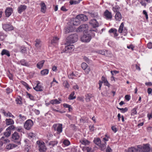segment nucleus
Segmentation results:
<instances>
[{
  "label": "nucleus",
  "instance_id": "nucleus-12",
  "mask_svg": "<svg viewBox=\"0 0 152 152\" xmlns=\"http://www.w3.org/2000/svg\"><path fill=\"white\" fill-rule=\"evenodd\" d=\"M104 15L107 19H111L112 17L111 12L107 10H106L104 12Z\"/></svg>",
  "mask_w": 152,
  "mask_h": 152
},
{
  "label": "nucleus",
  "instance_id": "nucleus-8",
  "mask_svg": "<svg viewBox=\"0 0 152 152\" xmlns=\"http://www.w3.org/2000/svg\"><path fill=\"white\" fill-rule=\"evenodd\" d=\"M149 145L148 144H147L144 145L142 148L140 147V152H148L150 150V148Z\"/></svg>",
  "mask_w": 152,
  "mask_h": 152
},
{
  "label": "nucleus",
  "instance_id": "nucleus-30",
  "mask_svg": "<svg viewBox=\"0 0 152 152\" xmlns=\"http://www.w3.org/2000/svg\"><path fill=\"white\" fill-rule=\"evenodd\" d=\"M40 6L41 11L43 12H45L46 9V7L45 3L43 2H42L41 3Z\"/></svg>",
  "mask_w": 152,
  "mask_h": 152
},
{
  "label": "nucleus",
  "instance_id": "nucleus-3",
  "mask_svg": "<svg viewBox=\"0 0 152 152\" xmlns=\"http://www.w3.org/2000/svg\"><path fill=\"white\" fill-rule=\"evenodd\" d=\"M62 124H54L53 127L55 131H56L58 134H60L62 131Z\"/></svg>",
  "mask_w": 152,
  "mask_h": 152
},
{
  "label": "nucleus",
  "instance_id": "nucleus-23",
  "mask_svg": "<svg viewBox=\"0 0 152 152\" xmlns=\"http://www.w3.org/2000/svg\"><path fill=\"white\" fill-rule=\"evenodd\" d=\"M12 137L14 140H17L19 139L20 136L17 132H15L12 134Z\"/></svg>",
  "mask_w": 152,
  "mask_h": 152
},
{
  "label": "nucleus",
  "instance_id": "nucleus-57",
  "mask_svg": "<svg viewBox=\"0 0 152 152\" xmlns=\"http://www.w3.org/2000/svg\"><path fill=\"white\" fill-rule=\"evenodd\" d=\"M6 91L7 93L8 94L10 93L12 91V89H11L9 88H6Z\"/></svg>",
  "mask_w": 152,
  "mask_h": 152
},
{
  "label": "nucleus",
  "instance_id": "nucleus-13",
  "mask_svg": "<svg viewBox=\"0 0 152 152\" xmlns=\"http://www.w3.org/2000/svg\"><path fill=\"white\" fill-rule=\"evenodd\" d=\"M137 148H136L134 147H132L129 148L128 149V152H140V146L138 145Z\"/></svg>",
  "mask_w": 152,
  "mask_h": 152
},
{
  "label": "nucleus",
  "instance_id": "nucleus-35",
  "mask_svg": "<svg viewBox=\"0 0 152 152\" xmlns=\"http://www.w3.org/2000/svg\"><path fill=\"white\" fill-rule=\"evenodd\" d=\"M120 7L118 6H115L113 7V10L114 12H119Z\"/></svg>",
  "mask_w": 152,
  "mask_h": 152
},
{
  "label": "nucleus",
  "instance_id": "nucleus-51",
  "mask_svg": "<svg viewBox=\"0 0 152 152\" xmlns=\"http://www.w3.org/2000/svg\"><path fill=\"white\" fill-rule=\"evenodd\" d=\"M15 129V130L18 132H22L23 130V129L20 126L17 127Z\"/></svg>",
  "mask_w": 152,
  "mask_h": 152
},
{
  "label": "nucleus",
  "instance_id": "nucleus-37",
  "mask_svg": "<svg viewBox=\"0 0 152 152\" xmlns=\"http://www.w3.org/2000/svg\"><path fill=\"white\" fill-rule=\"evenodd\" d=\"M49 72V70L48 69H45L42 70L41 72V74L43 75H47Z\"/></svg>",
  "mask_w": 152,
  "mask_h": 152
},
{
  "label": "nucleus",
  "instance_id": "nucleus-39",
  "mask_svg": "<svg viewBox=\"0 0 152 152\" xmlns=\"http://www.w3.org/2000/svg\"><path fill=\"white\" fill-rule=\"evenodd\" d=\"M22 99L19 96L18 97H17L16 99V101L17 102V103L19 104H22V101H21Z\"/></svg>",
  "mask_w": 152,
  "mask_h": 152
},
{
  "label": "nucleus",
  "instance_id": "nucleus-6",
  "mask_svg": "<svg viewBox=\"0 0 152 152\" xmlns=\"http://www.w3.org/2000/svg\"><path fill=\"white\" fill-rule=\"evenodd\" d=\"M74 47L73 45H68L66 46L65 48V50L62 51L61 53H70L72 50H74Z\"/></svg>",
  "mask_w": 152,
  "mask_h": 152
},
{
  "label": "nucleus",
  "instance_id": "nucleus-63",
  "mask_svg": "<svg viewBox=\"0 0 152 152\" xmlns=\"http://www.w3.org/2000/svg\"><path fill=\"white\" fill-rule=\"evenodd\" d=\"M22 84L26 87L27 88H28L29 87L28 85L25 82L22 81Z\"/></svg>",
  "mask_w": 152,
  "mask_h": 152
},
{
  "label": "nucleus",
  "instance_id": "nucleus-4",
  "mask_svg": "<svg viewBox=\"0 0 152 152\" xmlns=\"http://www.w3.org/2000/svg\"><path fill=\"white\" fill-rule=\"evenodd\" d=\"M37 143L38 145L39 150L40 151L44 152L46 151L47 148L44 142L37 141Z\"/></svg>",
  "mask_w": 152,
  "mask_h": 152
},
{
  "label": "nucleus",
  "instance_id": "nucleus-42",
  "mask_svg": "<svg viewBox=\"0 0 152 152\" xmlns=\"http://www.w3.org/2000/svg\"><path fill=\"white\" fill-rule=\"evenodd\" d=\"M137 113V109L136 108H133L131 110V114L132 115H134L136 114Z\"/></svg>",
  "mask_w": 152,
  "mask_h": 152
},
{
  "label": "nucleus",
  "instance_id": "nucleus-53",
  "mask_svg": "<svg viewBox=\"0 0 152 152\" xmlns=\"http://www.w3.org/2000/svg\"><path fill=\"white\" fill-rule=\"evenodd\" d=\"M119 110L122 113H124L127 111L128 109L127 107H125L124 108H122L121 109H119Z\"/></svg>",
  "mask_w": 152,
  "mask_h": 152
},
{
  "label": "nucleus",
  "instance_id": "nucleus-15",
  "mask_svg": "<svg viewBox=\"0 0 152 152\" xmlns=\"http://www.w3.org/2000/svg\"><path fill=\"white\" fill-rule=\"evenodd\" d=\"M98 53L102 55H104L106 56H110L111 54L108 51L104 50H100L98 51Z\"/></svg>",
  "mask_w": 152,
  "mask_h": 152
},
{
  "label": "nucleus",
  "instance_id": "nucleus-43",
  "mask_svg": "<svg viewBox=\"0 0 152 152\" xmlns=\"http://www.w3.org/2000/svg\"><path fill=\"white\" fill-rule=\"evenodd\" d=\"M91 16L92 18H97L98 17V15L97 13H90Z\"/></svg>",
  "mask_w": 152,
  "mask_h": 152
},
{
  "label": "nucleus",
  "instance_id": "nucleus-28",
  "mask_svg": "<svg viewBox=\"0 0 152 152\" xmlns=\"http://www.w3.org/2000/svg\"><path fill=\"white\" fill-rule=\"evenodd\" d=\"M1 54L2 56L5 55L8 57H9L10 56V54L9 51L5 49H3L2 50Z\"/></svg>",
  "mask_w": 152,
  "mask_h": 152
},
{
  "label": "nucleus",
  "instance_id": "nucleus-10",
  "mask_svg": "<svg viewBox=\"0 0 152 152\" xmlns=\"http://www.w3.org/2000/svg\"><path fill=\"white\" fill-rule=\"evenodd\" d=\"M77 20L79 21H86L88 20V18L86 16L80 14L77 15L76 17Z\"/></svg>",
  "mask_w": 152,
  "mask_h": 152
},
{
  "label": "nucleus",
  "instance_id": "nucleus-55",
  "mask_svg": "<svg viewBox=\"0 0 152 152\" xmlns=\"http://www.w3.org/2000/svg\"><path fill=\"white\" fill-rule=\"evenodd\" d=\"M15 127L13 125H11L7 129L6 131H11V130L13 129H14Z\"/></svg>",
  "mask_w": 152,
  "mask_h": 152
},
{
  "label": "nucleus",
  "instance_id": "nucleus-59",
  "mask_svg": "<svg viewBox=\"0 0 152 152\" xmlns=\"http://www.w3.org/2000/svg\"><path fill=\"white\" fill-rule=\"evenodd\" d=\"M147 47L150 49L152 48V43L149 42L147 45Z\"/></svg>",
  "mask_w": 152,
  "mask_h": 152
},
{
  "label": "nucleus",
  "instance_id": "nucleus-62",
  "mask_svg": "<svg viewBox=\"0 0 152 152\" xmlns=\"http://www.w3.org/2000/svg\"><path fill=\"white\" fill-rule=\"evenodd\" d=\"M28 137L32 138L35 137V134L32 133H30L28 134Z\"/></svg>",
  "mask_w": 152,
  "mask_h": 152
},
{
  "label": "nucleus",
  "instance_id": "nucleus-19",
  "mask_svg": "<svg viewBox=\"0 0 152 152\" xmlns=\"http://www.w3.org/2000/svg\"><path fill=\"white\" fill-rule=\"evenodd\" d=\"M35 46L37 49H39L41 46V42L39 39H37L35 41Z\"/></svg>",
  "mask_w": 152,
  "mask_h": 152
},
{
  "label": "nucleus",
  "instance_id": "nucleus-50",
  "mask_svg": "<svg viewBox=\"0 0 152 152\" xmlns=\"http://www.w3.org/2000/svg\"><path fill=\"white\" fill-rule=\"evenodd\" d=\"M1 140L5 142H9V140L7 138V137H2L1 138Z\"/></svg>",
  "mask_w": 152,
  "mask_h": 152
},
{
  "label": "nucleus",
  "instance_id": "nucleus-26",
  "mask_svg": "<svg viewBox=\"0 0 152 152\" xmlns=\"http://www.w3.org/2000/svg\"><path fill=\"white\" fill-rule=\"evenodd\" d=\"M61 100H58L57 99H54L51 100L50 101V103L53 104H60L61 102Z\"/></svg>",
  "mask_w": 152,
  "mask_h": 152
},
{
  "label": "nucleus",
  "instance_id": "nucleus-5",
  "mask_svg": "<svg viewBox=\"0 0 152 152\" xmlns=\"http://www.w3.org/2000/svg\"><path fill=\"white\" fill-rule=\"evenodd\" d=\"M91 38V36L90 34H84L81 38V41L84 42H89Z\"/></svg>",
  "mask_w": 152,
  "mask_h": 152
},
{
  "label": "nucleus",
  "instance_id": "nucleus-46",
  "mask_svg": "<svg viewBox=\"0 0 152 152\" xmlns=\"http://www.w3.org/2000/svg\"><path fill=\"white\" fill-rule=\"evenodd\" d=\"M63 143L66 146H68L70 144V142L67 140H64L63 142Z\"/></svg>",
  "mask_w": 152,
  "mask_h": 152
},
{
  "label": "nucleus",
  "instance_id": "nucleus-14",
  "mask_svg": "<svg viewBox=\"0 0 152 152\" xmlns=\"http://www.w3.org/2000/svg\"><path fill=\"white\" fill-rule=\"evenodd\" d=\"M93 28H95L99 26V23L95 19L91 20L90 23Z\"/></svg>",
  "mask_w": 152,
  "mask_h": 152
},
{
  "label": "nucleus",
  "instance_id": "nucleus-25",
  "mask_svg": "<svg viewBox=\"0 0 152 152\" xmlns=\"http://www.w3.org/2000/svg\"><path fill=\"white\" fill-rule=\"evenodd\" d=\"M17 145L14 144H9L7 145L6 147V149L9 150L16 147Z\"/></svg>",
  "mask_w": 152,
  "mask_h": 152
},
{
  "label": "nucleus",
  "instance_id": "nucleus-41",
  "mask_svg": "<svg viewBox=\"0 0 152 152\" xmlns=\"http://www.w3.org/2000/svg\"><path fill=\"white\" fill-rule=\"evenodd\" d=\"M80 121L81 122L84 123L88 122V119L86 117H83L80 119Z\"/></svg>",
  "mask_w": 152,
  "mask_h": 152
},
{
  "label": "nucleus",
  "instance_id": "nucleus-24",
  "mask_svg": "<svg viewBox=\"0 0 152 152\" xmlns=\"http://www.w3.org/2000/svg\"><path fill=\"white\" fill-rule=\"evenodd\" d=\"M6 124L7 125H12L14 124V121L11 119H6L5 120Z\"/></svg>",
  "mask_w": 152,
  "mask_h": 152
},
{
  "label": "nucleus",
  "instance_id": "nucleus-58",
  "mask_svg": "<svg viewBox=\"0 0 152 152\" xmlns=\"http://www.w3.org/2000/svg\"><path fill=\"white\" fill-rule=\"evenodd\" d=\"M19 116L20 118L23 120H25L26 119V117L24 115H22L21 114H20Z\"/></svg>",
  "mask_w": 152,
  "mask_h": 152
},
{
  "label": "nucleus",
  "instance_id": "nucleus-52",
  "mask_svg": "<svg viewBox=\"0 0 152 152\" xmlns=\"http://www.w3.org/2000/svg\"><path fill=\"white\" fill-rule=\"evenodd\" d=\"M92 95L90 94H88L87 95V96L86 98V100L87 101H89L90 99L91 98Z\"/></svg>",
  "mask_w": 152,
  "mask_h": 152
},
{
  "label": "nucleus",
  "instance_id": "nucleus-38",
  "mask_svg": "<svg viewBox=\"0 0 152 152\" xmlns=\"http://www.w3.org/2000/svg\"><path fill=\"white\" fill-rule=\"evenodd\" d=\"M63 85L65 88H68L69 87V85L67 81L65 80L63 83Z\"/></svg>",
  "mask_w": 152,
  "mask_h": 152
},
{
  "label": "nucleus",
  "instance_id": "nucleus-45",
  "mask_svg": "<svg viewBox=\"0 0 152 152\" xmlns=\"http://www.w3.org/2000/svg\"><path fill=\"white\" fill-rule=\"evenodd\" d=\"M80 24V21L78 20H77L76 18L74 20L73 23V25L74 26H77L78 24Z\"/></svg>",
  "mask_w": 152,
  "mask_h": 152
},
{
  "label": "nucleus",
  "instance_id": "nucleus-60",
  "mask_svg": "<svg viewBox=\"0 0 152 152\" xmlns=\"http://www.w3.org/2000/svg\"><path fill=\"white\" fill-rule=\"evenodd\" d=\"M146 1H140V3L141 5L145 7L146 5V3L145 2Z\"/></svg>",
  "mask_w": 152,
  "mask_h": 152
},
{
  "label": "nucleus",
  "instance_id": "nucleus-2",
  "mask_svg": "<svg viewBox=\"0 0 152 152\" xmlns=\"http://www.w3.org/2000/svg\"><path fill=\"white\" fill-rule=\"evenodd\" d=\"M33 125V123L32 120L28 119L25 122L24 126L26 129L29 130L31 129Z\"/></svg>",
  "mask_w": 152,
  "mask_h": 152
},
{
  "label": "nucleus",
  "instance_id": "nucleus-48",
  "mask_svg": "<svg viewBox=\"0 0 152 152\" xmlns=\"http://www.w3.org/2000/svg\"><path fill=\"white\" fill-rule=\"evenodd\" d=\"M20 52L22 53H25L26 52V48L24 46H21L20 48Z\"/></svg>",
  "mask_w": 152,
  "mask_h": 152
},
{
  "label": "nucleus",
  "instance_id": "nucleus-1",
  "mask_svg": "<svg viewBox=\"0 0 152 152\" xmlns=\"http://www.w3.org/2000/svg\"><path fill=\"white\" fill-rule=\"evenodd\" d=\"M78 38V35L76 34L70 35L67 38V42L70 43H74L77 41Z\"/></svg>",
  "mask_w": 152,
  "mask_h": 152
},
{
  "label": "nucleus",
  "instance_id": "nucleus-31",
  "mask_svg": "<svg viewBox=\"0 0 152 152\" xmlns=\"http://www.w3.org/2000/svg\"><path fill=\"white\" fill-rule=\"evenodd\" d=\"M82 150L83 151H86L87 152H91V148L89 147L84 146L82 147Z\"/></svg>",
  "mask_w": 152,
  "mask_h": 152
},
{
  "label": "nucleus",
  "instance_id": "nucleus-44",
  "mask_svg": "<svg viewBox=\"0 0 152 152\" xmlns=\"http://www.w3.org/2000/svg\"><path fill=\"white\" fill-rule=\"evenodd\" d=\"M81 67L84 70H86L87 68L88 65L87 64L85 63H83L81 64Z\"/></svg>",
  "mask_w": 152,
  "mask_h": 152
},
{
  "label": "nucleus",
  "instance_id": "nucleus-56",
  "mask_svg": "<svg viewBox=\"0 0 152 152\" xmlns=\"http://www.w3.org/2000/svg\"><path fill=\"white\" fill-rule=\"evenodd\" d=\"M109 138V137L108 136H107L106 135H105V137L103 138V141L104 142V143H105V142H106V141H107L108 140V138Z\"/></svg>",
  "mask_w": 152,
  "mask_h": 152
},
{
  "label": "nucleus",
  "instance_id": "nucleus-61",
  "mask_svg": "<svg viewBox=\"0 0 152 152\" xmlns=\"http://www.w3.org/2000/svg\"><path fill=\"white\" fill-rule=\"evenodd\" d=\"M134 46L132 45H130L127 46V48H128L129 49H131L132 50H134Z\"/></svg>",
  "mask_w": 152,
  "mask_h": 152
},
{
  "label": "nucleus",
  "instance_id": "nucleus-11",
  "mask_svg": "<svg viewBox=\"0 0 152 152\" xmlns=\"http://www.w3.org/2000/svg\"><path fill=\"white\" fill-rule=\"evenodd\" d=\"M2 27L6 31H11L14 29L13 27L11 25L7 24L3 25Z\"/></svg>",
  "mask_w": 152,
  "mask_h": 152
},
{
  "label": "nucleus",
  "instance_id": "nucleus-27",
  "mask_svg": "<svg viewBox=\"0 0 152 152\" xmlns=\"http://www.w3.org/2000/svg\"><path fill=\"white\" fill-rule=\"evenodd\" d=\"M80 142L83 145H88L90 143V142L86 139H84L80 140Z\"/></svg>",
  "mask_w": 152,
  "mask_h": 152
},
{
  "label": "nucleus",
  "instance_id": "nucleus-9",
  "mask_svg": "<svg viewBox=\"0 0 152 152\" xmlns=\"http://www.w3.org/2000/svg\"><path fill=\"white\" fill-rule=\"evenodd\" d=\"M124 23L122 22L121 23L119 28L118 29V32L121 33L123 32L125 34L124 35H125L126 34L127 32V30L126 28H124Z\"/></svg>",
  "mask_w": 152,
  "mask_h": 152
},
{
  "label": "nucleus",
  "instance_id": "nucleus-64",
  "mask_svg": "<svg viewBox=\"0 0 152 152\" xmlns=\"http://www.w3.org/2000/svg\"><path fill=\"white\" fill-rule=\"evenodd\" d=\"M112 150L111 148L109 146H108L107 147L106 152H112Z\"/></svg>",
  "mask_w": 152,
  "mask_h": 152
},
{
  "label": "nucleus",
  "instance_id": "nucleus-33",
  "mask_svg": "<svg viewBox=\"0 0 152 152\" xmlns=\"http://www.w3.org/2000/svg\"><path fill=\"white\" fill-rule=\"evenodd\" d=\"M94 142L98 146L99 145H100L101 143V140L99 138L95 139L94 140Z\"/></svg>",
  "mask_w": 152,
  "mask_h": 152
},
{
  "label": "nucleus",
  "instance_id": "nucleus-54",
  "mask_svg": "<svg viewBox=\"0 0 152 152\" xmlns=\"http://www.w3.org/2000/svg\"><path fill=\"white\" fill-rule=\"evenodd\" d=\"M27 96L31 100H34V96L31 94H30L27 93Z\"/></svg>",
  "mask_w": 152,
  "mask_h": 152
},
{
  "label": "nucleus",
  "instance_id": "nucleus-20",
  "mask_svg": "<svg viewBox=\"0 0 152 152\" xmlns=\"http://www.w3.org/2000/svg\"><path fill=\"white\" fill-rule=\"evenodd\" d=\"M40 83H38L37 86L34 87V89L37 91H42V88L40 85Z\"/></svg>",
  "mask_w": 152,
  "mask_h": 152
},
{
  "label": "nucleus",
  "instance_id": "nucleus-7",
  "mask_svg": "<svg viewBox=\"0 0 152 152\" xmlns=\"http://www.w3.org/2000/svg\"><path fill=\"white\" fill-rule=\"evenodd\" d=\"M88 28V25L86 24H84L80 26L77 29V32L85 31L87 30Z\"/></svg>",
  "mask_w": 152,
  "mask_h": 152
},
{
  "label": "nucleus",
  "instance_id": "nucleus-22",
  "mask_svg": "<svg viewBox=\"0 0 152 152\" xmlns=\"http://www.w3.org/2000/svg\"><path fill=\"white\" fill-rule=\"evenodd\" d=\"M45 62V61L43 60L39 62L37 64V67L39 69H41L43 66Z\"/></svg>",
  "mask_w": 152,
  "mask_h": 152
},
{
  "label": "nucleus",
  "instance_id": "nucleus-36",
  "mask_svg": "<svg viewBox=\"0 0 152 152\" xmlns=\"http://www.w3.org/2000/svg\"><path fill=\"white\" fill-rule=\"evenodd\" d=\"M59 38L57 37H55L53 38V39L51 41L52 44H56L58 42Z\"/></svg>",
  "mask_w": 152,
  "mask_h": 152
},
{
  "label": "nucleus",
  "instance_id": "nucleus-40",
  "mask_svg": "<svg viewBox=\"0 0 152 152\" xmlns=\"http://www.w3.org/2000/svg\"><path fill=\"white\" fill-rule=\"evenodd\" d=\"M106 143V142H105V143H101V144L99 145L101 148L102 150H103L105 149Z\"/></svg>",
  "mask_w": 152,
  "mask_h": 152
},
{
  "label": "nucleus",
  "instance_id": "nucleus-49",
  "mask_svg": "<svg viewBox=\"0 0 152 152\" xmlns=\"http://www.w3.org/2000/svg\"><path fill=\"white\" fill-rule=\"evenodd\" d=\"M75 75L74 73L72 72L71 73H70L68 75V77L69 79H73L75 76Z\"/></svg>",
  "mask_w": 152,
  "mask_h": 152
},
{
  "label": "nucleus",
  "instance_id": "nucleus-47",
  "mask_svg": "<svg viewBox=\"0 0 152 152\" xmlns=\"http://www.w3.org/2000/svg\"><path fill=\"white\" fill-rule=\"evenodd\" d=\"M11 131H7V132L4 133L5 137H9L11 134Z\"/></svg>",
  "mask_w": 152,
  "mask_h": 152
},
{
  "label": "nucleus",
  "instance_id": "nucleus-32",
  "mask_svg": "<svg viewBox=\"0 0 152 152\" xmlns=\"http://www.w3.org/2000/svg\"><path fill=\"white\" fill-rule=\"evenodd\" d=\"M3 113L4 114V116L9 117H12L13 118H14L15 117L13 116L11 113H10L9 112H8L7 113H6V112L4 111L3 112Z\"/></svg>",
  "mask_w": 152,
  "mask_h": 152
},
{
  "label": "nucleus",
  "instance_id": "nucleus-29",
  "mask_svg": "<svg viewBox=\"0 0 152 152\" xmlns=\"http://www.w3.org/2000/svg\"><path fill=\"white\" fill-rule=\"evenodd\" d=\"M73 30L72 27L71 26L66 28L65 29L64 33L65 34L68 33L72 31Z\"/></svg>",
  "mask_w": 152,
  "mask_h": 152
},
{
  "label": "nucleus",
  "instance_id": "nucleus-16",
  "mask_svg": "<svg viewBox=\"0 0 152 152\" xmlns=\"http://www.w3.org/2000/svg\"><path fill=\"white\" fill-rule=\"evenodd\" d=\"M13 12L12 9L11 8L8 7L5 10V15L7 17H9Z\"/></svg>",
  "mask_w": 152,
  "mask_h": 152
},
{
  "label": "nucleus",
  "instance_id": "nucleus-34",
  "mask_svg": "<svg viewBox=\"0 0 152 152\" xmlns=\"http://www.w3.org/2000/svg\"><path fill=\"white\" fill-rule=\"evenodd\" d=\"M75 94V92H72L69 95L68 97V99L69 100H73L76 98V97L74 96Z\"/></svg>",
  "mask_w": 152,
  "mask_h": 152
},
{
  "label": "nucleus",
  "instance_id": "nucleus-17",
  "mask_svg": "<svg viewBox=\"0 0 152 152\" xmlns=\"http://www.w3.org/2000/svg\"><path fill=\"white\" fill-rule=\"evenodd\" d=\"M26 6L25 5H20L18 8V12L19 13H21L22 12L26 9Z\"/></svg>",
  "mask_w": 152,
  "mask_h": 152
},
{
  "label": "nucleus",
  "instance_id": "nucleus-18",
  "mask_svg": "<svg viewBox=\"0 0 152 152\" xmlns=\"http://www.w3.org/2000/svg\"><path fill=\"white\" fill-rule=\"evenodd\" d=\"M115 19L116 21H119L122 19V16L121 13L120 12H117L116 13L115 15Z\"/></svg>",
  "mask_w": 152,
  "mask_h": 152
},
{
  "label": "nucleus",
  "instance_id": "nucleus-21",
  "mask_svg": "<svg viewBox=\"0 0 152 152\" xmlns=\"http://www.w3.org/2000/svg\"><path fill=\"white\" fill-rule=\"evenodd\" d=\"M58 143V141L55 140L54 141H50L49 143V145L50 146V148H52L55 146L57 145Z\"/></svg>",
  "mask_w": 152,
  "mask_h": 152
}]
</instances>
